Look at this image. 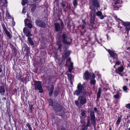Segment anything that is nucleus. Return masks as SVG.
Wrapping results in <instances>:
<instances>
[{"mask_svg":"<svg viewBox=\"0 0 130 130\" xmlns=\"http://www.w3.org/2000/svg\"><path fill=\"white\" fill-rule=\"evenodd\" d=\"M30 7L31 11H34L36 8V5L35 4L32 5Z\"/></svg>","mask_w":130,"mask_h":130,"instance_id":"a878e982","label":"nucleus"},{"mask_svg":"<svg viewBox=\"0 0 130 130\" xmlns=\"http://www.w3.org/2000/svg\"><path fill=\"white\" fill-rule=\"evenodd\" d=\"M25 24V25H27L29 28H32V25L30 23L29 20L28 19H25L24 21Z\"/></svg>","mask_w":130,"mask_h":130,"instance_id":"9b49d317","label":"nucleus"},{"mask_svg":"<svg viewBox=\"0 0 130 130\" xmlns=\"http://www.w3.org/2000/svg\"><path fill=\"white\" fill-rule=\"evenodd\" d=\"M26 125L27 126L29 130H32V128H31V126L29 123H27V124Z\"/></svg>","mask_w":130,"mask_h":130,"instance_id":"e433bc0d","label":"nucleus"},{"mask_svg":"<svg viewBox=\"0 0 130 130\" xmlns=\"http://www.w3.org/2000/svg\"><path fill=\"white\" fill-rule=\"evenodd\" d=\"M95 76L93 73H89L88 71H86L84 76L85 79L88 80L91 78H94Z\"/></svg>","mask_w":130,"mask_h":130,"instance_id":"423d86ee","label":"nucleus"},{"mask_svg":"<svg viewBox=\"0 0 130 130\" xmlns=\"http://www.w3.org/2000/svg\"><path fill=\"white\" fill-rule=\"evenodd\" d=\"M87 127L86 125H85L82 127V129L83 130H87Z\"/></svg>","mask_w":130,"mask_h":130,"instance_id":"72a5a7b5","label":"nucleus"},{"mask_svg":"<svg viewBox=\"0 0 130 130\" xmlns=\"http://www.w3.org/2000/svg\"><path fill=\"white\" fill-rule=\"evenodd\" d=\"M57 44L58 45H59L58 48L59 49L60 48V47H61V44H60V42L58 41L57 42Z\"/></svg>","mask_w":130,"mask_h":130,"instance_id":"79ce46f5","label":"nucleus"},{"mask_svg":"<svg viewBox=\"0 0 130 130\" xmlns=\"http://www.w3.org/2000/svg\"><path fill=\"white\" fill-rule=\"evenodd\" d=\"M71 59L70 58H68L67 59V61H66V65L67 66H68V64H69V62H70H70H70Z\"/></svg>","mask_w":130,"mask_h":130,"instance_id":"473e14b6","label":"nucleus"},{"mask_svg":"<svg viewBox=\"0 0 130 130\" xmlns=\"http://www.w3.org/2000/svg\"><path fill=\"white\" fill-rule=\"evenodd\" d=\"M28 39L29 44H30L32 46H33L34 45V43L31 38L30 37H28Z\"/></svg>","mask_w":130,"mask_h":130,"instance_id":"412c9836","label":"nucleus"},{"mask_svg":"<svg viewBox=\"0 0 130 130\" xmlns=\"http://www.w3.org/2000/svg\"><path fill=\"white\" fill-rule=\"evenodd\" d=\"M4 30L5 32L6 33V34L7 35V36L9 38H11V36L10 35V32L7 30V29L6 27L4 28Z\"/></svg>","mask_w":130,"mask_h":130,"instance_id":"a211bd4d","label":"nucleus"},{"mask_svg":"<svg viewBox=\"0 0 130 130\" xmlns=\"http://www.w3.org/2000/svg\"><path fill=\"white\" fill-rule=\"evenodd\" d=\"M54 87L53 86H51V88L49 92V94L50 96H51L53 92V91Z\"/></svg>","mask_w":130,"mask_h":130,"instance_id":"4be33fe9","label":"nucleus"},{"mask_svg":"<svg viewBox=\"0 0 130 130\" xmlns=\"http://www.w3.org/2000/svg\"><path fill=\"white\" fill-rule=\"evenodd\" d=\"M63 41L64 43L67 44H69L70 43L69 42H68L67 41V38L66 37V35L65 34H63L62 36Z\"/></svg>","mask_w":130,"mask_h":130,"instance_id":"f8f14e48","label":"nucleus"},{"mask_svg":"<svg viewBox=\"0 0 130 130\" xmlns=\"http://www.w3.org/2000/svg\"><path fill=\"white\" fill-rule=\"evenodd\" d=\"M27 3V0H23L22 2V5H24Z\"/></svg>","mask_w":130,"mask_h":130,"instance_id":"f704fd0d","label":"nucleus"},{"mask_svg":"<svg viewBox=\"0 0 130 130\" xmlns=\"http://www.w3.org/2000/svg\"><path fill=\"white\" fill-rule=\"evenodd\" d=\"M68 77L71 83L72 84V80L73 79L74 76L72 75L71 74H68Z\"/></svg>","mask_w":130,"mask_h":130,"instance_id":"dca6fc26","label":"nucleus"},{"mask_svg":"<svg viewBox=\"0 0 130 130\" xmlns=\"http://www.w3.org/2000/svg\"><path fill=\"white\" fill-rule=\"evenodd\" d=\"M94 78H91V84L93 85H94L95 83V80L94 79Z\"/></svg>","mask_w":130,"mask_h":130,"instance_id":"c756f323","label":"nucleus"},{"mask_svg":"<svg viewBox=\"0 0 130 130\" xmlns=\"http://www.w3.org/2000/svg\"><path fill=\"white\" fill-rule=\"evenodd\" d=\"M61 130H65V128H62L61 129Z\"/></svg>","mask_w":130,"mask_h":130,"instance_id":"8fccbe9b","label":"nucleus"},{"mask_svg":"<svg viewBox=\"0 0 130 130\" xmlns=\"http://www.w3.org/2000/svg\"><path fill=\"white\" fill-rule=\"evenodd\" d=\"M98 17H100V19H102L104 18V17L102 15V13L100 11H98L96 13Z\"/></svg>","mask_w":130,"mask_h":130,"instance_id":"4468645a","label":"nucleus"},{"mask_svg":"<svg viewBox=\"0 0 130 130\" xmlns=\"http://www.w3.org/2000/svg\"><path fill=\"white\" fill-rule=\"evenodd\" d=\"M91 120L92 121V124L94 125L95 123V117H91Z\"/></svg>","mask_w":130,"mask_h":130,"instance_id":"393cba45","label":"nucleus"},{"mask_svg":"<svg viewBox=\"0 0 130 130\" xmlns=\"http://www.w3.org/2000/svg\"><path fill=\"white\" fill-rule=\"evenodd\" d=\"M90 15L93 18V19H92L90 20V23L92 24H93V23L94 20L95 19V15H94V13H93V12H91L90 13Z\"/></svg>","mask_w":130,"mask_h":130,"instance_id":"f3484780","label":"nucleus"},{"mask_svg":"<svg viewBox=\"0 0 130 130\" xmlns=\"http://www.w3.org/2000/svg\"><path fill=\"white\" fill-rule=\"evenodd\" d=\"M86 126L88 127L89 126H90V121L89 120L88 121V122Z\"/></svg>","mask_w":130,"mask_h":130,"instance_id":"a18cd8bd","label":"nucleus"},{"mask_svg":"<svg viewBox=\"0 0 130 130\" xmlns=\"http://www.w3.org/2000/svg\"><path fill=\"white\" fill-rule=\"evenodd\" d=\"M113 97L115 99H118L120 98V95L118 93L113 95Z\"/></svg>","mask_w":130,"mask_h":130,"instance_id":"bb28decb","label":"nucleus"},{"mask_svg":"<svg viewBox=\"0 0 130 130\" xmlns=\"http://www.w3.org/2000/svg\"><path fill=\"white\" fill-rule=\"evenodd\" d=\"M128 130H130V127L129 128Z\"/></svg>","mask_w":130,"mask_h":130,"instance_id":"5fc2aeb1","label":"nucleus"},{"mask_svg":"<svg viewBox=\"0 0 130 130\" xmlns=\"http://www.w3.org/2000/svg\"><path fill=\"white\" fill-rule=\"evenodd\" d=\"M36 23L37 25H38L40 27H44L45 26V25L44 23L42 22L41 21H37Z\"/></svg>","mask_w":130,"mask_h":130,"instance_id":"ddd939ff","label":"nucleus"},{"mask_svg":"<svg viewBox=\"0 0 130 130\" xmlns=\"http://www.w3.org/2000/svg\"><path fill=\"white\" fill-rule=\"evenodd\" d=\"M73 4L74 6H77V0H74L73 2Z\"/></svg>","mask_w":130,"mask_h":130,"instance_id":"c9c22d12","label":"nucleus"},{"mask_svg":"<svg viewBox=\"0 0 130 130\" xmlns=\"http://www.w3.org/2000/svg\"><path fill=\"white\" fill-rule=\"evenodd\" d=\"M116 20H120V21H121V20H120V19H119L118 18H116Z\"/></svg>","mask_w":130,"mask_h":130,"instance_id":"3c124183","label":"nucleus"},{"mask_svg":"<svg viewBox=\"0 0 130 130\" xmlns=\"http://www.w3.org/2000/svg\"><path fill=\"white\" fill-rule=\"evenodd\" d=\"M5 2H6V3H7V2H6V0H5Z\"/></svg>","mask_w":130,"mask_h":130,"instance_id":"6e6d98bb","label":"nucleus"},{"mask_svg":"<svg viewBox=\"0 0 130 130\" xmlns=\"http://www.w3.org/2000/svg\"><path fill=\"white\" fill-rule=\"evenodd\" d=\"M123 25L126 31L128 32L130 30V23L129 22H124Z\"/></svg>","mask_w":130,"mask_h":130,"instance_id":"6e6552de","label":"nucleus"},{"mask_svg":"<svg viewBox=\"0 0 130 130\" xmlns=\"http://www.w3.org/2000/svg\"><path fill=\"white\" fill-rule=\"evenodd\" d=\"M108 52L111 57L112 58V59L114 60L113 62H116V64L113 66L114 68H115L116 65H120L121 62L118 60V58H117V55L116 53L109 50H108Z\"/></svg>","mask_w":130,"mask_h":130,"instance_id":"f03ea898","label":"nucleus"},{"mask_svg":"<svg viewBox=\"0 0 130 130\" xmlns=\"http://www.w3.org/2000/svg\"><path fill=\"white\" fill-rule=\"evenodd\" d=\"M69 55V53L68 52H66L65 53H63L62 55V58L63 59H64L67 57H68Z\"/></svg>","mask_w":130,"mask_h":130,"instance_id":"aec40b11","label":"nucleus"},{"mask_svg":"<svg viewBox=\"0 0 130 130\" xmlns=\"http://www.w3.org/2000/svg\"><path fill=\"white\" fill-rule=\"evenodd\" d=\"M85 112L84 111H82V112L81 115L82 116H84L85 115Z\"/></svg>","mask_w":130,"mask_h":130,"instance_id":"de8ad7c7","label":"nucleus"},{"mask_svg":"<svg viewBox=\"0 0 130 130\" xmlns=\"http://www.w3.org/2000/svg\"><path fill=\"white\" fill-rule=\"evenodd\" d=\"M65 6V5H63V6Z\"/></svg>","mask_w":130,"mask_h":130,"instance_id":"4d7b16f0","label":"nucleus"},{"mask_svg":"<svg viewBox=\"0 0 130 130\" xmlns=\"http://www.w3.org/2000/svg\"><path fill=\"white\" fill-rule=\"evenodd\" d=\"M90 114L91 117L95 116L94 112L93 111L91 112Z\"/></svg>","mask_w":130,"mask_h":130,"instance_id":"58836bf2","label":"nucleus"},{"mask_svg":"<svg viewBox=\"0 0 130 130\" xmlns=\"http://www.w3.org/2000/svg\"><path fill=\"white\" fill-rule=\"evenodd\" d=\"M94 110L95 111H96L97 110V108L96 107H95L94 108Z\"/></svg>","mask_w":130,"mask_h":130,"instance_id":"09e8293b","label":"nucleus"},{"mask_svg":"<svg viewBox=\"0 0 130 130\" xmlns=\"http://www.w3.org/2000/svg\"><path fill=\"white\" fill-rule=\"evenodd\" d=\"M99 0H90V8L92 11L95 12V9L100 7Z\"/></svg>","mask_w":130,"mask_h":130,"instance_id":"f257e3e1","label":"nucleus"},{"mask_svg":"<svg viewBox=\"0 0 130 130\" xmlns=\"http://www.w3.org/2000/svg\"><path fill=\"white\" fill-rule=\"evenodd\" d=\"M73 63L72 62H70V64L68 70L70 72H71L72 70L73 69Z\"/></svg>","mask_w":130,"mask_h":130,"instance_id":"6ab92c4d","label":"nucleus"},{"mask_svg":"<svg viewBox=\"0 0 130 130\" xmlns=\"http://www.w3.org/2000/svg\"><path fill=\"white\" fill-rule=\"evenodd\" d=\"M78 100H76L75 101V103L76 105L77 106H79V103H78Z\"/></svg>","mask_w":130,"mask_h":130,"instance_id":"a19ab883","label":"nucleus"},{"mask_svg":"<svg viewBox=\"0 0 130 130\" xmlns=\"http://www.w3.org/2000/svg\"><path fill=\"white\" fill-rule=\"evenodd\" d=\"M58 94V91H55L54 92V94L55 96H56Z\"/></svg>","mask_w":130,"mask_h":130,"instance_id":"4c0bfd02","label":"nucleus"},{"mask_svg":"<svg viewBox=\"0 0 130 130\" xmlns=\"http://www.w3.org/2000/svg\"><path fill=\"white\" fill-rule=\"evenodd\" d=\"M54 108L57 111L61 112H62L63 111L62 109L61 106L58 104H56L55 106L54 107Z\"/></svg>","mask_w":130,"mask_h":130,"instance_id":"0eeeda50","label":"nucleus"},{"mask_svg":"<svg viewBox=\"0 0 130 130\" xmlns=\"http://www.w3.org/2000/svg\"><path fill=\"white\" fill-rule=\"evenodd\" d=\"M124 69V68L123 66H121L116 69V72L117 73L119 74L120 75L122 76L123 75L121 73L122 72Z\"/></svg>","mask_w":130,"mask_h":130,"instance_id":"1a4fd4ad","label":"nucleus"},{"mask_svg":"<svg viewBox=\"0 0 130 130\" xmlns=\"http://www.w3.org/2000/svg\"><path fill=\"white\" fill-rule=\"evenodd\" d=\"M113 88L115 90H116V89L113 86Z\"/></svg>","mask_w":130,"mask_h":130,"instance_id":"864d4df0","label":"nucleus"},{"mask_svg":"<svg viewBox=\"0 0 130 130\" xmlns=\"http://www.w3.org/2000/svg\"><path fill=\"white\" fill-rule=\"evenodd\" d=\"M125 107L127 108L130 109V104H128L126 105Z\"/></svg>","mask_w":130,"mask_h":130,"instance_id":"ea45409f","label":"nucleus"},{"mask_svg":"<svg viewBox=\"0 0 130 130\" xmlns=\"http://www.w3.org/2000/svg\"><path fill=\"white\" fill-rule=\"evenodd\" d=\"M83 24L82 26V29H84L85 27H86V24L85 22L83 21Z\"/></svg>","mask_w":130,"mask_h":130,"instance_id":"7c9ffc66","label":"nucleus"},{"mask_svg":"<svg viewBox=\"0 0 130 130\" xmlns=\"http://www.w3.org/2000/svg\"><path fill=\"white\" fill-rule=\"evenodd\" d=\"M61 28H63L64 27V24L62 22H61Z\"/></svg>","mask_w":130,"mask_h":130,"instance_id":"c03bdc74","label":"nucleus"},{"mask_svg":"<svg viewBox=\"0 0 130 130\" xmlns=\"http://www.w3.org/2000/svg\"><path fill=\"white\" fill-rule=\"evenodd\" d=\"M50 105L51 106H52L53 105V102L52 101L50 100Z\"/></svg>","mask_w":130,"mask_h":130,"instance_id":"49530a36","label":"nucleus"},{"mask_svg":"<svg viewBox=\"0 0 130 130\" xmlns=\"http://www.w3.org/2000/svg\"><path fill=\"white\" fill-rule=\"evenodd\" d=\"M123 91L125 92H128L127 91L128 90L126 86H124L123 87Z\"/></svg>","mask_w":130,"mask_h":130,"instance_id":"c85d7f7f","label":"nucleus"},{"mask_svg":"<svg viewBox=\"0 0 130 130\" xmlns=\"http://www.w3.org/2000/svg\"><path fill=\"white\" fill-rule=\"evenodd\" d=\"M101 91V88H99V91L97 94V98L98 99H99L100 97Z\"/></svg>","mask_w":130,"mask_h":130,"instance_id":"5701e85b","label":"nucleus"},{"mask_svg":"<svg viewBox=\"0 0 130 130\" xmlns=\"http://www.w3.org/2000/svg\"><path fill=\"white\" fill-rule=\"evenodd\" d=\"M55 27L56 30L58 31L60 30L61 28L60 25L58 23H55Z\"/></svg>","mask_w":130,"mask_h":130,"instance_id":"2eb2a0df","label":"nucleus"},{"mask_svg":"<svg viewBox=\"0 0 130 130\" xmlns=\"http://www.w3.org/2000/svg\"><path fill=\"white\" fill-rule=\"evenodd\" d=\"M5 91V90L2 86H1L0 87V92L1 93H3Z\"/></svg>","mask_w":130,"mask_h":130,"instance_id":"cd10ccee","label":"nucleus"},{"mask_svg":"<svg viewBox=\"0 0 130 130\" xmlns=\"http://www.w3.org/2000/svg\"><path fill=\"white\" fill-rule=\"evenodd\" d=\"M86 93V92H85L82 95L79 96L78 98V100L81 105L85 104L87 100L85 95Z\"/></svg>","mask_w":130,"mask_h":130,"instance_id":"20e7f679","label":"nucleus"},{"mask_svg":"<svg viewBox=\"0 0 130 130\" xmlns=\"http://www.w3.org/2000/svg\"><path fill=\"white\" fill-rule=\"evenodd\" d=\"M121 119L120 118H119L117 121L116 124L117 125H118L121 121Z\"/></svg>","mask_w":130,"mask_h":130,"instance_id":"2f4dec72","label":"nucleus"},{"mask_svg":"<svg viewBox=\"0 0 130 130\" xmlns=\"http://www.w3.org/2000/svg\"><path fill=\"white\" fill-rule=\"evenodd\" d=\"M26 12V10L25 9V8L24 7L23 8V9L22 11V12L23 13H25Z\"/></svg>","mask_w":130,"mask_h":130,"instance_id":"37998d69","label":"nucleus"},{"mask_svg":"<svg viewBox=\"0 0 130 130\" xmlns=\"http://www.w3.org/2000/svg\"><path fill=\"white\" fill-rule=\"evenodd\" d=\"M24 33L27 37L31 36L32 34L29 31V30L27 28H24L23 29Z\"/></svg>","mask_w":130,"mask_h":130,"instance_id":"9d476101","label":"nucleus"},{"mask_svg":"<svg viewBox=\"0 0 130 130\" xmlns=\"http://www.w3.org/2000/svg\"><path fill=\"white\" fill-rule=\"evenodd\" d=\"M77 89L74 92V95L76 94L78 96L80 93H83L85 92H83V91L85 88V86L83 85H81L80 83H79L77 85Z\"/></svg>","mask_w":130,"mask_h":130,"instance_id":"7ed1b4c3","label":"nucleus"},{"mask_svg":"<svg viewBox=\"0 0 130 130\" xmlns=\"http://www.w3.org/2000/svg\"><path fill=\"white\" fill-rule=\"evenodd\" d=\"M38 0H33V1L35 2H36Z\"/></svg>","mask_w":130,"mask_h":130,"instance_id":"603ef678","label":"nucleus"},{"mask_svg":"<svg viewBox=\"0 0 130 130\" xmlns=\"http://www.w3.org/2000/svg\"><path fill=\"white\" fill-rule=\"evenodd\" d=\"M34 84L35 90L38 89L40 92H43V90L42 88L41 83L40 81H34Z\"/></svg>","mask_w":130,"mask_h":130,"instance_id":"39448f33","label":"nucleus"},{"mask_svg":"<svg viewBox=\"0 0 130 130\" xmlns=\"http://www.w3.org/2000/svg\"><path fill=\"white\" fill-rule=\"evenodd\" d=\"M114 1L115 2V6H119V5L116 6V5L117 4L119 5L121 3V0H115Z\"/></svg>","mask_w":130,"mask_h":130,"instance_id":"b1692460","label":"nucleus"}]
</instances>
